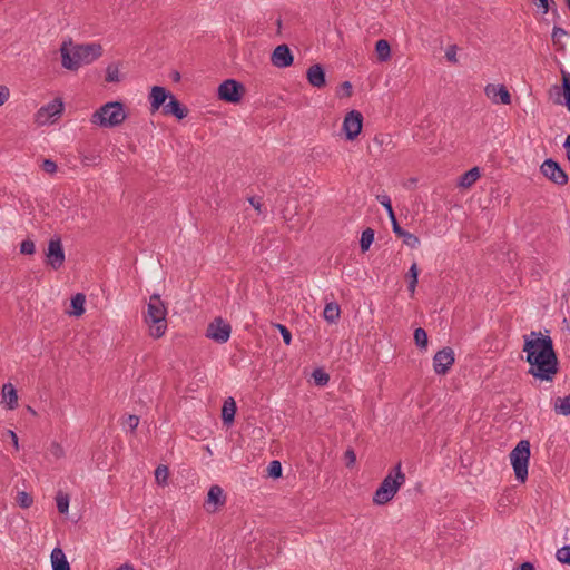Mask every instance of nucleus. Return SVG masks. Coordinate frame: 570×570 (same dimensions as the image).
<instances>
[{
	"instance_id": "c756f323",
	"label": "nucleus",
	"mask_w": 570,
	"mask_h": 570,
	"mask_svg": "<svg viewBox=\"0 0 570 570\" xmlns=\"http://www.w3.org/2000/svg\"><path fill=\"white\" fill-rule=\"evenodd\" d=\"M374 242V230L372 228H366L362 232L360 246L362 252L368 250L370 246Z\"/></svg>"
},
{
	"instance_id": "4468645a",
	"label": "nucleus",
	"mask_w": 570,
	"mask_h": 570,
	"mask_svg": "<svg viewBox=\"0 0 570 570\" xmlns=\"http://www.w3.org/2000/svg\"><path fill=\"white\" fill-rule=\"evenodd\" d=\"M294 57L287 45L277 46L271 57L272 63L277 68H286L293 63Z\"/></svg>"
},
{
	"instance_id": "1a4fd4ad",
	"label": "nucleus",
	"mask_w": 570,
	"mask_h": 570,
	"mask_svg": "<svg viewBox=\"0 0 570 570\" xmlns=\"http://www.w3.org/2000/svg\"><path fill=\"white\" fill-rule=\"evenodd\" d=\"M455 362L454 351L452 347H443L435 353L433 357V368L439 375H445Z\"/></svg>"
},
{
	"instance_id": "4d7b16f0",
	"label": "nucleus",
	"mask_w": 570,
	"mask_h": 570,
	"mask_svg": "<svg viewBox=\"0 0 570 570\" xmlns=\"http://www.w3.org/2000/svg\"><path fill=\"white\" fill-rule=\"evenodd\" d=\"M520 570H534V567L531 562H523L520 566Z\"/></svg>"
},
{
	"instance_id": "423d86ee",
	"label": "nucleus",
	"mask_w": 570,
	"mask_h": 570,
	"mask_svg": "<svg viewBox=\"0 0 570 570\" xmlns=\"http://www.w3.org/2000/svg\"><path fill=\"white\" fill-rule=\"evenodd\" d=\"M530 459V442L521 440L510 453L511 464L515 474V479L525 482L528 478V464Z\"/></svg>"
},
{
	"instance_id": "c03bdc74",
	"label": "nucleus",
	"mask_w": 570,
	"mask_h": 570,
	"mask_svg": "<svg viewBox=\"0 0 570 570\" xmlns=\"http://www.w3.org/2000/svg\"><path fill=\"white\" fill-rule=\"evenodd\" d=\"M376 199L386 209V212H389V210H391L393 208L392 207V203H391V198H390L389 195H386V194L377 195Z\"/></svg>"
},
{
	"instance_id": "5701e85b",
	"label": "nucleus",
	"mask_w": 570,
	"mask_h": 570,
	"mask_svg": "<svg viewBox=\"0 0 570 570\" xmlns=\"http://www.w3.org/2000/svg\"><path fill=\"white\" fill-rule=\"evenodd\" d=\"M2 397L6 401L8 409L13 410L18 406L17 391L11 383L3 384Z\"/></svg>"
},
{
	"instance_id": "ea45409f",
	"label": "nucleus",
	"mask_w": 570,
	"mask_h": 570,
	"mask_svg": "<svg viewBox=\"0 0 570 570\" xmlns=\"http://www.w3.org/2000/svg\"><path fill=\"white\" fill-rule=\"evenodd\" d=\"M36 252V245L31 239H24L20 244V253L24 255H32Z\"/></svg>"
},
{
	"instance_id": "de8ad7c7",
	"label": "nucleus",
	"mask_w": 570,
	"mask_h": 570,
	"mask_svg": "<svg viewBox=\"0 0 570 570\" xmlns=\"http://www.w3.org/2000/svg\"><path fill=\"white\" fill-rule=\"evenodd\" d=\"M445 58L451 62H456L455 47H450L445 52Z\"/></svg>"
},
{
	"instance_id": "6ab92c4d",
	"label": "nucleus",
	"mask_w": 570,
	"mask_h": 570,
	"mask_svg": "<svg viewBox=\"0 0 570 570\" xmlns=\"http://www.w3.org/2000/svg\"><path fill=\"white\" fill-rule=\"evenodd\" d=\"M225 501H226V498L224 495L223 489L217 484L212 485L208 490L207 500H206V504H208V505L214 504L215 508L212 511H216L217 507L224 505Z\"/></svg>"
},
{
	"instance_id": "9d476101",
	"label": "nucleus",
	"mask_w": 570,
	"mask_h": 570,
	"mask_svg": "<svg viewBox=\"0 0 570 570\" xmlns=\"http://www.w3.org/2000/svg\"><path fill=\"white\" fill-rule=\"evenodd\" d=\"M232 327L222 317H216L208 324L206 335L217 343H225L230 337Z\"/></svg>"
},
{
	"instance_id": "4be33fe9",
	"label": "nucleus",
	"mask_w": 570,
	"mask_h": 570,
	"mask_svg": "<svg viewBox=\"0 0 570 570\" xmlns=\"http://www.w3.org/2000/svg\"><path fill=\"white\" fill-rule=\"evenodd\" d=\"M393 232L401 238H403V243L411 247V248H416L419 245H420V239L417 236H415L414 234L410 233V232H406L405 229H403L399 223H395L394 224V228H393Z\"/></svg>"
},
{
	"instance_id": "b1692460",
	"label": "nucleus",
	"mask_w": 570,
	"mask_h": 570,
	"mask_svg": "<svg viewBox=\"0 0 570 570\" xmlns=\"http://www.w3.org/2000/svg\"><path fill=\"white\" fill-rule=\"evenodd\" d=\"M481 173L479 167H473L465 171L459 179L458 185L462 188H470L480 178Z\"/></svg>"
},
{
	"instance_id": "20e7f679",
	"label": "nucleus",
	"mask_w": 570,
	"mask_h": 570,
	"mask_svg": "<svg viewBox=\"0 0 570 570\" xmlns=\"http://www.w3.org/2000/svg\"><path fill=\"white\" fill-rule=\"evenodd\" d=\"M404 482L405 474L402 472L401 463H397L380 483L374 492L373 502L377 505L386 504L394 498Z\"/></svg>"
},
{
	"instance_id": "58836bf2",
	"label": "nucleus",
	"mask_w": 570,
	"mask_h": 570,
	"mask_svg": "<svg viewBox=\"0 0 570 570\" xmlns=\"http://www.w3.org/2000/svg\"><path fill=\"white\" fill-rule=\"evenodd\" d=\"M119 80H120V78H119L118 67H116L114 65H109L106 69V81L118 82Z\"/></svg>"
},
{
	"instance_id": "6e6d98bb",
	"label": "nucleus",
	"mask_w": 570,
	"mask_h": 570,
	"mask_svg": "<svg viewBox=\"0 0 570 570\" xmlns=\"http://www.w3.org/2000/svg\"><path fill=\"white\" fill-rule=\"evenodd\" d=\"M387 214H389V218L392 223V227L394 228V224L397 223V219H396L393 208L391 210H389Z\"/></svg>"
},
{
	"instance_id": "13d9d810",
	"label": "nucleus",
	"mask_w": 570,
	"mask_h": 570,
	"mask_svg": "<svg viewBox=\"0 0 570 570\" xmlns=\"http://www.w3.org/2000/svg\"><path fill=\"white\" fill-rule=\"evenodd\" d=\"M118 570H134V568L131 566L125 564L120 567Z\"/></svg>"
},
{
	"instance_id": "7ed1b4c3",
	"label": "nucleus",
	"mask_w": 570,
	"mask_h": 570,
	"mask_svg": "<svg viewBox=\"0 0 570 570\" xmlns=\"http://www.w3.org/2000/svg\"><path fill=\"white\" fill-rule=\"evenodd\" d=\"M167 308L160 296L154 294L150 296L147 304V312L144 315V321L149 327V335L154 338H159L165 335L167 330Z\"/></svg>"
},
{
	"instance_id": "39448f33",
	"label": "nucleus",
	"mask_w": 570,
	"mask_h": 570,
	"mask_svg": "<svg viewBox=\"0 0 570 570\" xmlns=\"http://www.w3.org/2000/svg\"><path fill=\"white\" fill-rule=\"evenodd\" d=\"M127 118L125 106L120 101H109L98 108L90 121L102 128H114L121 125Z\"/></svg>"
},
{
	"instance_id": "09e8293b",
	"label": "nucleus",
	"mask_w": 570,
	"mask_h": 570,
	"mask_svg": "<svg viewBox=\"0 0 570 570\" xmlns=\"http://www.w3.org/2000/svg\"><path fill=\"white\" fill-rule=\"evenodd\" d=\"M248 202L258 213H261L262 203L259 198L253 196L248 198Z\"/></svg>"
},
{
	"instance_id": "f8f14e48",
	"label": "nucleus",
	"mask_w": 570,
	"mask_h": 570,
	"mask_svg": "<svg viewBox=\"0 0 570 570\" xmlns=\"http://www.w3.org/2000/svg\"><path fill=\"white\" fill-rule=\"evenodd\" d=\"M46 256L48 265L53 269H58L63 265L65 252L60 238H52L49 240Z\"/></svg>"
},
{
	"instance_id": "c9c22d12",
	"label": "nucleus",
	"mask_w": 570,
	"mask_h": 570,
	"mask_svg": "<svg viewBox=\"0 0 570 570\" xmlns=\"http://www.w3.org/2000/svg\"><path fill=\"white\" fill-rule=\"evenodd\" d=\"M267 474L268 476L273 479H278L282 476V464L279 461L274 460L269 463L267 468Z\"/></svg>"
},
{
	"instance_id": "a211bd4d",
	"label": "nucleus",
	"mask_w": 570,
	"mask_h": 570,
	"mask_svg": "<svg viewBox=\"0 0 570 570\" xmlns=\"http://www.w3.org/2000/svg\"><path fill=\"white\" fill-rule=\"evenodd\" d=\"M306 77L309 85L315 88H322L326 85L324 68L318 63H315L307 69Z\"/></svg>"
},
{
	"instance_id": "49530a36",
	"label": "nucleus",
	"mask_w": 570,
	"mask_h": 570,
	"mask_svg": "<svg viewBox=\"0 0 570 570\" xmlns=\"http://www.w3.org/2000/svg\"><path fill=\"white\" fill-rule=\"evenodd\" d=\"M10 92L6 86H0V106L9 99Z\"/></svg>"
},
{
	"instance_id": "6e6552de",
	"label": "nucleus",
	"mask_w": 570,
	"mask_h": 570,
	"mask_svg": "<svg viewBox=\"0 0 570 570\" xmlns=\"http://www.w3.org/2000/svg\"><path fill=\"white\" fill-rule=\"evenodd\" d=\"M540 170L546 178L559 186H563L568 183V175L553 159H546Z\"/></svg>"
},
{
	"instance_id": "0eeeda50",
	"label": "nucleus",
	"mask_w": 570,
	"mask_h": 570,
	"mask_svg": "<svg viewBox=\"0 0 570 570\" xmlns=\"http://www.w3.org/2000/svg\"><path fill=\"white\" fill-rule=\"evenodd\" d=\"M244 86L234 80L227 79L218 87V98L226 102L237 104L242 100Z\"/></svg>"
},
{
	"instance_id": "37998d69",
	"label": "nucleus",
	"mask_w": 570,
	"mask_h": 570,
	"mask_svg": "<svg viewBox=\"0 0 570 570\" xmlns=\"http://www.w3.org/2000/svg\"><path fill=\"white\" fill-rule=\"evenodd\" d=\"M57 164L51 159H45L41 164V169L51 175L57 171Z\"/></svg>"
},
{
	"instance_id": "9b49d317",
	"label": "nucleus",
	"mask_w": 570,
	"mask_h": 570,
	"mask_svg": "<svg viewBox=\"0 0 570 570\" xmlns=\"http://www.w3.org/2000/svg\"><path fill=\"white\" fill-rule=\"evenodd\" d=\"M363 116L357 110H352L346 114L343 121V131L347 140H354L362 130Z\"/></svg>"
},
{
	"instance_id": "79ce46f5",
	"label": "nucleus",
	"mask_w": 570,
	"mask_h": 570,
	"mask_svg": "<svg viewBox=\"0 0 570 570\" xmlns=\"http://www.w3.org/2000/svg\"><path fill=\"white\" fill-rule=\"evenodd\" d=\"M276 327L278 328L283 341L286 345H289L292 343V334L291 331L283 324H276Z\"/></svg>"
},
{
	"instance_id": "8fccbe9b",
	"label": "nucleus",
	"mask_w": 570,
	"mask_h": 570,
	"mask_svg": "<svg viewBox=\"0 0 570 570\" xmlns=\"http://www.w3.org/2000/svg\"><path fill=\"white\" fill-rule=\"evenodd\" d=\"M8 435L10 436L14 449L18 451L19 450V439H18V435L12 430H8Z\"/></svg>"
},
{
	"instance_id": "bf43d9fd",
	"label": "nucleus",
	"mask_w": 570,
	"mask_h": 570,
	"mask_svg": "<svg viewBox=\"0 0 570 570\" xmlns=\"http://www.w3.org/2000/svg\"><path fill=\"white\" fill-rule=\"evenodd\" d=\"M174 79H175V80H179V79H180V76H179V73H178V72H176V73H175Z\"/></svg>"
},
{
	"instance_id": "72a5a7b5",
	"label": "nucleus",
	"mask_w": 570,
	"mask_h": 570,
	"mask_svg": "<svg viewBox=\"0 0 570 570\" xmlns=\"http://www.w3.org/2000/svg\"><path fill=\"white\" fill-rule=\"evenodd\" d=\"M168 475H169V471L166 465H159L155 470V479L158 484H166Z\"/></svg>"
},
{
	"instance_id": "c85d7f7f",
	"label": "nucleus",
	"mask_w": 570,
	"mask_h": 570,
	"mask_svg": "<svg viewBox=\"0 0 570 570\" xmlns=\"http://www.w3.org/2000/svg\"><path fill=\"white\" fill-rule=\"evenodd\" d=\"M406 276L409 278L407 289L411 293V296H413L415 293L416 285H417V276H419V268H417L416 263H413L411 265Z\"/></svg>"
},
{
	"instance_id": "4c0bfd02",
	"label": "nucleus",
	"mask_w": 570,
	"mask_h": 570,
	"mask_svg": "<svg viewBox=\"0 0 570 570\" xmlns=\"http://www.w3.org/2000/svg\"><path fill=\"white\" fill-rule=\"evenodd\" d=\"M312 376L315 383L321 386L326 385L330 381L328 374L321 368L314 370Z\"/></svg>"
},
{
	"instance_id": "f257e3e1",
	"label": "nucleus",
	"mask_w": 570,
	"mask_h": 570,
	"mask_svg": "<svg viewBox=\"0 0 570 570\" xmlns=\"http://www.w3.org/2000/svg\"><path fill=\"white\" fill-rule=\"evenodd\" d=\"M523 352L529 364L528 374L540 381L552 382L559 371V361L549 335L532 331L523 336Z\"/></svg>"
},
{
	"instance_id": "dca6fc26",
	"label": "nucleus",
	"mask_w": 570,
	"mask_h": 570,
	"mask_svg": "<svg viewBox=\"0 0 570 570\" xmlns=\"http://www.w3.org/2000/svg\"><path fill=\"white\" fill-rule=\"evenodd\" d=\"M161 112L165 116H175L180 120L188 115V109L171 94L168 101L164 105Z\"/></svg>"
},
{
	"instance_id": "bb28decb",
	"label": "nucleus",
	"mask_w": 570,
	"mask_h": 570,
	"mask_svg": "<svg viewBox=\"0 0 570 570\" xmlns=\"http://www.w3.org/2000/svg\"><path fill=\"white\" fill-rule=\"evenodd\" d=\"M86 296L81 293L76 294L71 298V314L75 316H81L85 313Z\"/></svg>"
},
{
	"instance_id": "cd10ccee",
	"label": "nucleus",
	"mask_w": 570,
	"mask_h": 570,
	"mask_svg": "<svg viewBox=\"0 0 570 570\" xmlns=\"http://www.w3.org/2000/svg\"><path fill=\"white\" fill-rule=\"evenodd\" d=\"M341 309L338 304L328 303L325 305L323 315L328 323H335L340 318Z\"/></svg>"
},
{
	"instance_id": "473e14b6",
	"label": "nucleus",
	"mask_w": 570,
	"mask_h": 570,
	"mask_svg": "<svg viewBox=\"0 0 570 570\" xmlns=\"http://www.w3.org/2000/svg\"><path fill=\"white\" fill-rule=\"evenodd\" d=\"M562 88H563V96H564V105L567 106V109L570 111V75L562 72Z\"/></svg>"
},
{
	"instance_id": "680f3d73",
	"label": "nucleus",
	"mask_w": 570,
	"mask_h": 570,
	"mask_svg": "<svg viewBox=\"0 0 570 570\" xmlns=\"http://www.w3.org/2000/svg\"><path fill=\"white\" fill-rule=\"evenodd\" d=\"M566 1H567V4H568L569 9H570V0H566Z\"/></svg>"
},
{
	"instance_id": "5fc2aeb1",
	"label": "nucleus",
	"mask_w": 570,
	"mask_h": 570,
	"mask_svg": "<svg viewBox=\"0 0 570 570\" xmlns=\"http://www.w3.org/2000/svg\"><path fill=\"white\" fill-rule=\"evenodd\" d=\"M563 147L566 148V151H567V157L570 161V135L567 136L566 140H564V144H563Z\"/></svg>"
},
{
	"instance_id": "aec40b11",
	"label": "nucleus",
	"mask_w": 570,
	"mask_h": 570,
	"mask_svg": "<svg viewBox=\"0 0 570 570\" xmlns=\"http://www.w3.org/2000/svg\"><path fill=\"white\" fill-rule=\"evenodd\" d=\"M236 409V402L233 397H228L224 401L222 409V420L224 424L230 425L234 422Z\"/></svg>"
},
{
	"instance_id": "ddd939ff",
	"label": "nucleus",
	"mask_w": 570,
	"mask_h": 570,
	"mask_svg": "<svg viewBox=\"0 0 570 570\" xmlns=\"http://www.w3.org/2000/svg\"><path fill=\"white\" fill-rule=\"evenodd\" d=\"M63 110V104L59 99H55L42 106L36 114V121L39 125H46L51 121L55 117L59 116Z\"/></svg>"
},
{
	"instance_id": "7c9ffc66",
	"label": "nucleus",
	"mask_w": 570,
	"mask_h": 570,
	"mask_svg": "<svg viewBox=\"0 0 570 570\" xmlns=\"http://www.w3.org/2000/svg\"><path fill=\"white\" fill-rule=\"evenodd\" d=\"M414 341L417 347H420L421 350H425L428 347V333L425 332L424 328L417 327L414 331Z\"/></svg>"
},
{
	"instance_id": "603ef678",
	"label": "nucleus",
	"mask_w": 570,
	"mask_h": 570,
	"mask_svg": "<svg viewBox=\"0 0 570 570\" xmlns=\"http://www.w3.org/2000/svg\"><path fill=\"white\" fill-rule=\"evenodd\" d=\"M95 160H96V156H82L81 157V163L86 166L94 164Z\"/></svg>"
},
{
	"instance_id": "052dcab7",
	"label": "nucleus",
	"mask_w": 570,
	"mask_h": 570,
	"mask_svg": "<svg viewBox=\"0 0 570 570\" xmlns=\"http://www.w3.org/2000/svg\"><path fill=\"white\" fill-rule=\"evenodd\" d=\"M55 448H56V452H55L56 454L61 451V448L59 445H56Z\"/></svg>"
},
{
	"instance_id": "412c9836",
	"label": "nucleus",
	"mask_w": 570,
	"mask_h": 570,
	"mask_svg": "<svg viewBox=\"0 0 570 570\" xmlns=\"http://www.w3.org/2000/svg\"><path fill=\"white\" fill-rule=\"evenodd\" d=\"M51 564L53 570H70V564L60 548H55L51 552Z\"/></svg>"
},
{
	"instance_id": "a19ab883",
	"label": "nucleus",
	"mask_w": 570,
	"mask_h": 570,
	"mask_svg": "<svg viewBox=\"0 0 570 570\" xmlns=\"http://www.w3.org/2000/svg\"><path fill=\"white\" fill-rule=\"evenodd\" d=\"M139 421V416L130 414L125 417L122 424L128 426L130 432H134L137 429Z\"/></svg>"
},
{
	"instance_id": "2f4dec72",
	"label": "nucleus",
	"mask_w": 570,
	"mask_h": 570,
	"mask_svg": "<svg viewBox=\"0 0 570 570\" xmlns=\"http://www.w3.org/2000/svg\"><path fill=\"white\" fill-rule=\"evenodd\" d=\"M57 509L59 513L66 514L69 509V495L59 491L56 497Z\"/></svg>"
},
{
	"instance_id": "864d4df0",
	"label": "nucleus",
	"mask_w": 570,
	"mask_h": 570,
	"mask_svg": "<svg viewBox=\"0 0 570 570\" xmlns=\"http://www.w3.org/2000/svg\"><path fill=\"white\" fill-rule=\"evenodd\" d=\"M566 35V31L562 28L554 27L552 30V38L556 39L559 36Z\"/></svg>"
},
{
	"instance_id": "f03ea898",
	"label": "nucleus",
	"mask_w": 570,
	"mask_h": 570,
	"mask_svg": "<svg viewBox=\"0 0 570 570\" xmlns=\"http://www.w3.org/2000/svg\"><path fill=\"white\" fill-rule=\"evenodd\" d=\"M61 65L68 70H77L83 65H89L102 55L99 43L73 45L63 42L60 48Z\"/></svg>"
},
{
	"instance_id": "e433bc0d",
	"label": "nucleus",
	"mask_w": 570,
	"mask_h": 570,
	"mask_svg": "<svg viewBox=\"0 0 570 570\" xmlns=\"http://www.w3.org/2000/svg\"><path fill=\"white\" fill-rule=\"evenodd\" d=\"M32 502H33V499H32V497L29 493H27L24 491L18 492V494H17V503L21 508L27 509V508H29L32 504Z\"/></svg>"
},
{
	"instance_id": "f3484780",
	"label": "nucleus",
	"mask_w": 570,
	"mask_h": 570,
	"mask_svg": "<svg viewBox=\"0 0 570 570\" xmlns=\"http://www.w3.org/2000/svg\"><path fill=\"white\" fill-rule=\"evenodd\" d=\"M171 92L168 91L166 88L160 86H154L149 95L150 111L154 114L160 107H164L166 100L169 98Z\"/></svg>"
},
{
	"instance_id": "a878e982",
	"label": "nucleus",
	"mask_w": 570,
	"mask_h": 570,
	"mask_svg": "<svg viewBox=\"0 0 570 570\" xmlns=\"http://www.w3.org/2000/svg\"><path fill=\"white\" fill-rule=\"evenodd\" d=\"M553 409L557 414L570 415V393L564 397H557Z\"/></svg>"
},
{
	"instance_id": "a18cd8bd",
	"label": "nucleus",
	"mask_w": 570,
	"mask_h": 570,
	"mask_svg": "<svg viewBox=\"0 0 570 570\" xmlns=\"http://www.w3.org/2000/svg\"><path fill=\"white\" fill-rule=\"evenodd\" d=\"M344 458L346 460V466L351 468L356 462V454L353 449H347L344 453Z\"/></svg>"
},
{
	"instance_id": "3c124183",
	"label": "nucleus",
	"mask_w": 570,
	"mask_h": 570,
	"mask_svg": "<svg viewBox=\"0 0 570 570\" xmlns=\"http://www.w3.org/2000/svg\"><path fill=\"white\" fill-rule=\"evenodd\" d=\"M342 89L345 91V95L350 97L352 95V85L350 81H344L342 83Z\"/></svg>"
},
{
	"instance_id": "393cba45",
	"label": "nucleus",
	"mask_w": 570,
	"mask_h": 570,
	"mask_svg": "<svg viewBox=\"0 0 570 570\" xmlns=\"http://www.w3.org/2000/svg\"><path fill=\"white\" fill-rule=\"evenodd\" d=\"M375 52L379 61L385 62L391 58V47L387 40L380 39L375 43Z\"/></svg>"
},
{
	"instance_id": "2eb2a0df",
	"label": "nucleus",
	"mask_w": 570,
	"mask_h": 570,
	"mask_svg": "<svg viewBox=\"0 0 570 570\" xmlns=\"http://www.w3.org/2000/svg\"><path fill=\"white\" fill-rule=\"evenodd\" d=\"M484 92L489 99L493 102H501L503 105H509L511 102V95L504 85H493L489 83Z\"/></svg>"
},
{
	"instance_id": "f704fd0d",
	"label": "nucleus",
	"mask_w": 570,
	"mask_h": 570,
	"mask_svg": "<svg viewBox=\"0 0 570 570\" xmlns=\"http://www.w3.org/2000/svg\"><path fill=\"white\" fill-rule=\"evenodd\" d=\"M556 558L559 562L570 566V546H564L557 550Z\"/></svg>"
}]
</instances>
